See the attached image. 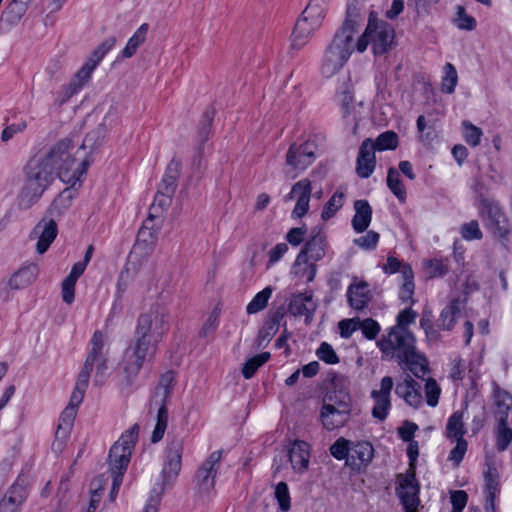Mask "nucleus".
Masks as SVG:
<instances>
[{"mask_svg":"<svg viewBox=\"0 0 512 512\" xmlns=\"http://www.w3.org/2000/svg\"><path fill=\"white\" fill-rule=\"evenodd\" d=\"M168 329L169 314L167 310L157 308L139 316L135 329V337L158 345Z\"/></svg>","mask_w":512,"mask_h":512,"instance_id":"nucleus-9","label":"nucleus"},{"mask_svg":"<svg viewBox=\"0 0 512 512\" xmlns=\"http://www.w3.org/2000/svg\"><path fill=\"white\" fill-rule=\"evenodd\" d=\"M275 497L279 503L280 509L287 512L290 509V494L288 485L285 482H279L275 488Z\"/></svg>","mask_w":512,"mask_h":512,"instance_id":"nucleus-63","label":"nucleus"},{"mask_svg":"<svg viewBox=\"0 0 512 512\" xmlns=\"http://www.w3.org/2000/svg\"><path fill=\"white\" fill-rule=\"evenodd\" d=\"M480 214L487 228L495 237L505 239L509 235L507 219L497 204L484 200L480 208Z\"/></svg>","mask_w":512,"mask_h":512,"instance_id":"nucleus-12","label":"nucleus"},{"mask_svg":"<svg viewBox=\"0 0 512 512\" xmlns=\"http://www.w3.org/2000/svg\"><path fill=\"white\" fill-rule=\"evenodd\" d=\"M328 6L329 0H310L301 17L319 29L326 16Z\"/></svg>","mask_w":512,"mask_h":512,"instance_id":"nucleus-31","label":"nucleus"},{"mask_svg":"<svg viewBox=\"0 0 512 512\" xmlns=\"http://www.w3.org/2000/svg\"><path fill=\"white\" fill-rule=\"evenodd\" d=\"M85 392L86 389L75 384L69 404L60 415L56 440L64 441L68 437L77 414V408L82 403Z\"/></svg>","mask_w":512,"mask_h":512,"instance_id":"nucleus-13","label":"nucleus"},{"mask_svg":"<svg viewBox=\"0 0 512 512\" xmlns=\"http://www.w3.org/2000/svg\"><path fill=\"white\" fill-rule=\"evenodd\" d=\"M379 237L377 232L371 230L364 236L354 239V244L364 250H371L376 247Z\"/></svg>","mask_w":512,"mask_h":512,"instance_id":"nucleus-64","label":"nucleus"},{"mask_svg":"<svg viewBox=\"0 0 512 512\" xmlns=\"http://www.w3.org/2000/svg\"><path fill=\"white\" fill-rule=\"evenodd\" d=\"M315 160L314 146L311 143L300 145L292 144L286 154V164L290 167L287 174L295 172L291 178H295L299 173L306 170Z\"/></svg>","mask_w":512,"mask_h":512,"instance_id":"nucleus-11","label":"nucleus"},{"mask_svg":"<svg viewBox=\"0 0 512 512\" xmlns=\"http://www.w3.org/2000/svg\"><path fill=\"white\" fill-rule=\"evenodd\" d=\"M393 385L394 382L392 377L385 376L381 379L380 389L373 390L371 392V397L374 400L372 416L379 421L385 420L391 409L390 394L393 389Z\"/></svg>","mask_w":512,"mask_h":512,"instance_id":"nucleus-15","label":"nucleus"},{"mask_svg":"<svg viewBox=\"0 0 512 512\" xmlns=\"http://www.w3.org/2000/svg\"><path fill=\"white\" fill-rule=\"evenodd\" d=\"M323 406H333L337 410H340L342 406H346L347 413H351L350 395L344 390H334L327 394Z\"/></svg>","mask_w":512,"mask_h":512,"instance_id":"nucleus-41","label":"nucleus"},{"mask_svg":"<svg viewBox=\"0 0 512 512\" xmlns=\"http://www.w3.org/2000/svg\"><path fill=\"white\" fill-rule=\"evenodd\" d=\"M359 330H361L366 339L375 340L381 331V326L372 318H366L363 320L359 318Z\"/></svg>","mask_w":512,"mask_h":512,"instance_id":"nucleus-56","label":"nucleus"},{"mask_svg":"<svg viewBox=\"0 0 512 512\" xmlns=\"http://www.w3.org/2000/svg\"><path fill=\"white\" fill-rule=\"evenodd\" d=\"M424 390L426 403L431 407H435L438 404L439 397L441 394V388L438 385L437 381L433 378H428L426 380Z\"/></svg>","mask_w":512,"mask_h":512,"instance_id":"nucleus-57","label":"nucleus"},{"mask_svg":"<svg viewBox=\"0 0 512 512\" xmlns=\"http://www.w3.org/2000/svg\"><path fill=\"white\" fill-rule=\"evenodd\" d=\"M395 393L411 407L418 408L423 403L420 385L409 374L397 382Z\"/></svg>","mask_w":512,"mask_h":512,"instance_id":"nucleus-20","label":"nucleus"},{"mask_svg":"<svg viewBox=\"0 0 512 512\" xmlns=\"http://www.w3.org/2000/svg\"><path fill=\"white\" fill-rule=\"evenodd\" d=\"M106 342V336L101 331L94 332L90 340L88 355L77 376L76 385L87 390L93 370H95L94 383L96 385L104 383L108 370V348H105Z\"/></svg>","mask_w":512,"mask_h":512,"instance_id":"nucleus-6","label":"nucleus"},{"mask_svg":"<svg viewBox=\"0 0 512 512\" xmlns=\"http://www.w3.org/2000/svg\"><path fill=\"white\" fill-rule=\"evenodd\" d=\"M115 43V37L107 38L90 54L86 62L91 64V66L97 67L104 56L114 47Z\"/></svg>","mask_w":512,"mask_h":512,"instance_id":"nucleus-49","label":"nucleus"},{"mask_svg":"<svg viewBox=\"0 0 512 512\" xmlns=\"http://www.w3.org/2000/svg\"><path fill=\"white\" fill-rule=\"evenodd\" d=\"M148 28H149L148 24L147 23H143L136 30V32L132 35V37L128 40L125 48L122 51V56L124 58H130V57H132L136 53L138 47L146 39V34L148 32Z\"/></svg>","mask_w":512,"mask_h":512,"instance_id":"nucleus-40","label":"nucleus"},{"mask_svg":"<svg viewBox=\"0 0 512 512\" xmlns=\"http://www.w3.org/2000/svg\"><path fill=\"white\" fill-rule=\"evenodd\" d=\"M327 239L322 228L314 227L311 230L309 239L304 244L302 250L298 254V261L306 260L319 261L326 254Z\"/></svg>","mask_w":512,"mask_h":512,"instance_id":"nucleus-14","label":"nucleus"},{"mask_svg":"<svg viewBox=\"0 0 512 512\" xmlns=\"http://www.w3.org/2000/svg\"><path fill=\"white\" fill-rule=\"evenodd\" d=\"M273 289L268 286L258 292L246 307L248 314H255L262 311L268 304Z\"/></svg>","mask_w":512,"mask_h":512,"instance_id":"nucleus-45","label":"nucleus"},{"mask_svg":"<svg viewBox=\"0 0 512 512\" xmlns=\"http://www.w3.org/2000/svg\"><path fill=\"white\" fill-rule=\"evenodd\" d=\"M456 25L461 30L472 31L476 27V20L474 17L466 14L463 6H457V18L455 19Z\"/></svg>","mask_w":512,"mask_h":512,"instance_id":"nucleus-61","label":"nucleus"},{"mask_svg":"<svg viewBox=\"0 0 512 512\" xmlns=\"http://www.w3.org/2000/svg\"><path fill=\"white\" fill-rule=\"evenodd\" d=\"M180 170L181 162L179 160L172 159L167 166L166 172L158 187L157 193L165 194L166 196L173 198L177 188V179L180 175Z\"/></svg>","mask_w":512,"mask_h":512,"instance_id":"nucleus-27","label":"nucleus"},{"mask_svg":"<svg viewBox=\"0 0 512 512\" xmlns=\"http://www.w3.org/2000/svg\"><path fill=\"white\" fill-rule=\"evenodd\" d=\"M317 357L327 364L339 363V357L337 356L333 347L327 342H322L319 348L316 350Z\"/></svg>","mask_w":512,"mask_h":512,"instance_id":"nucleus-60","label":"nucleus"},{"mask_svg":"<svg viewBox=\"0 0 512 512\" xmlns=\"http://www.w3.org/2000/svg\"><path fill=\"white\" fill-rule=\"evenodd\" d=\"M444 77L442 79L441 90L447 94L454 92L457 85L458 76L455 67L451 63L444 66Z\"/></svg>","mask_w":512,"mask_h":512,"instance_id":"nucleus-54","label":"nucleus"},{"mask_svg":"<svg viewBox=\"0 0 512 512\" xmlns=\"http://www.w3.org/2000/svg\"><path fill=\"white\" fill-rule=\"evenodd\" d=\"M337 99L341 106V110L351 108L354 100V92L350 79H346L338 88H337Z\"/></svg>","mask_w":512,"mask_h":512,"instance_id":"nucleus-48","label":"nucleus"},{"mask_svg":"<svg viewBox=\"0 0 512 512\" xmlns=\"http://www.w3.org/2000/svg\"><path fill=\"white\" fill-rule=\"evenodd\" d=\"M311 193V181L308 178H303L292 186L291 191L285 196V201L310 198Z\"/></svg>","mask_w":512,"mask_h":512,"instance_id":"nucleus-46","label":"nucleus"},{"mask_svg":"<svg viewBox=\"0 0 512 512\" xmlns=\"http://www.w3.org/2000/svg\"><path fill=\"white\" fill-rule=\"evenodd\" d=\"M350 442L344 438L337 439L330 447V453L338 460L348 459L350 457Z\"/></svg>","mask_w":512,"mask_h":512,"instance_id":"nucleus-59","label":"nucleus"},{"mask_svg":"<svg viewBox=\"0 0 512 512\" xmlns=\"http://www.w3.org/2000/svg\"><path fill=\"white\" fill-rule=\"evenodd\" d=\"M174 385L175 373L173 371H167L160 377L158 386L150 402V408L153 407V404L167 403Z\"/></svg>","mask_w":512,"mask_h":512,"instance_id":"nucleus-32","label":"nucleus"},{"mask_svg":"<svg viewBox=\"0 0 512 512\" xmlns=\"http://www.w3.org/2000/svg\"><path fill=\"white\" fill-rule=\"evenodd\" d=\"M288 456L295 472L302 474L307 471L310 459V446L307 442L295 440L288 451Z\"/></svg>","mask_w":512,"mask_h":512,"instance_id":"nucleus-24","label":"nucleus"},{"mask_svg":"<svg viewBox=\"0 0 512 512\" xmlns=\"http://www.w3.org/2000/svg\"><path fill=\"white\" fill-rule=\"evenodd\" d=\"M485 467L484 479L486 494H497L499 492V473L491 457H486Z\"/></svg>","mask_w":512,"mask_h":512,"instance_id":"nucleus-36","label":"nucleus"},{"mask_svg":"<svg viewBox=\"0 0 512 512\" xmlns=\"http://www.w3.org/2000/svg\"><path fill=\"white\" fill-rule=\"evenodd\" d=\"M496 449L499 452L505 451L512 442V429L508 427L506 421H498L495 429Z\"/></svg>","mask_w":512,"mask_h":512,"instance_id":"nucleus-43","label":"nucleus"},{"mask_svg":"<svg viewBox=\"0 0 512 512\" xmlns=\"http://www.w3.org/2000/svg\"><path fill=\"white\" fill-rule=\"evenodd\" d=\"M425 271L429 278L441 277L448 273L447 260L431 259L425 263Z\"/></svg>","mask_w":512,"mask_h":512,"instance_id":"nucleus-55","label":"nucleus"},{"mask_svg":"<svg viewBox=\"0 0 512 512\" xmlns=\"http://www.w3.org/2000/svg\"><path fill=\"white\" fill-rule=\"evenodd\" d=\"M387 186L391 192L399 199V201H405L406 189L400 179L398 171L393 167L388 169Z\"/></svg>","mask_w":512,"mask_h":512,"instance_id":"nucleus-44","label":"nucleus"},{"mask_svg":"<svg viewBox=\"0 0 512 512\" xmlns=\"http://www.w3.org/2000/svg\"><path fill=\"white\" fill-rule=\"evenodd\" d=\"M270 358L269 352H263L248 359L242 367V375L245 379H250L254 376L259 367L265 364Z\"/></svg>","mask_w":512,"mask_h":512,"instance_id":"nucleus-47","label":"nucleus"},{"mask_svg":"<svg viewBox=\"0 0 512 512\" xmlns=\"http://www.w3.org/2000/svg\"><path fill=\"white\" fill-rule=\"evenodd\" d=\"M184 450V441L173 438L167 445L165 461L161 472L163 486H170L181 470V458Z\"/></svg>","mask_w":512,"mask_h":512,"instance_id":"nucleus-10","label":"nucleus"},{"mask_svg":"<svg viewBox=\"0 0 512 512\" xmlns=\"http://www.w3.org/2000/svg\"><path fill=\"white\" fill-rule=\"evenodd\" d=\"M38 274V267L34 264H30L20 268L15 272L9 279V286L12 289H23L29 286L36 278Z\"/></svg>","mask_w":512,"mask_h":512,"instance_id":"nucleus-34","label":"nucleus"},{"mask_svg":"<svg viewBox=\"0 0 512 512\" xmlns=\"http://www.w3.org/2000/svg\"><path fill=\"white\" fill-rule=\"evenodd\" d=\"M464 411L454 412L448 419L446 425V436L450 439H464L466 433L464 427Z\"/></svg>","mask_w":512,"mask_h":512,"instance_id":"nucleus-38","label":"nucleus"},{"mask_svg":"<svg viewBox=\"0 0 512 512\" xmlns=\"http://www.w3.org/2000/svg\"><path fill=\"white\" fill-rule=\"evenodd\" d=\"M355 34V23L346 20L325 50L321 65L323 76L332 77L344 66L353 51Z\"/></svg>","mask_w":512,"mask_h":512,"instance_id":"nucleus-4","label":"nucleus"},{"mask_svg":"<svg viewBox=\"0 0 512 512\" xmlns=\"http://www.w3.org/2000/svg\"><path fill=\"white\" fill-rule=\"evenodd\" d=\"M398 496L406 512H416L419 504V487L414 474L406 475L397 488Z\"/></svg>","mask_w":512,"mask_h":512,"instance_id":"nucleus-19","label":"nucleus"},{"mask_svg":"<svg viewBox=\"0 0 512 512\" xmlns=\"http://www.w3.org/2000/svg\"><path fill=\"white\" fill-rule=\"evenodd\" d=\"M373 144L378 151L393 150L398 145V136L393 131H386L381 133Z\"/></svg>","mask_w":512,"mask_h":512,"instance_id":"nucleus-53","label":"nucleus"},{"mask_svg":"<svg viewBox=\"0 0 512 512\" xmlns=\"http://www.w3.org/2000/svg\"><path fill=\"white\" fill-rule=\"evenodd\" d=\"M292 272L295 276L305 278L307 282H311L316 275V265L314 263H309V260L299 262L297 257L294 262Z\"/></svg>","mask_w":512,"mask_h":512,"instance_id":"nucleus-52","label":"nucleus"},{"mask_svg":"<svg viewBox=\"0 0 512 512\" xmlns=\"http://www.w3.org/2000/svg\"><path fill=\"white\" fill-rule=\"evenodd\" d=\"M344 193L337 190L325 204L321 213L323 220H328L343 206Z\"/></svg>","mask_w":512,"mask_h":512,"instance_id":"nucleus-50","label":"nucleus"},{"mask_svg":"<svg viewBox=\"0 0 512 512\" xmlns=\"http://www.w3.org/2000/svg\"><path fill=\"white\" fill-rule=\"evenodd\" d=\"M494 403L496 406L495 418L498 421H507L508 414L512 408V397L505 391L496 387L494 390Z\"/></svg>","mask_w":512,"mask_h":512,"instance_id":"nucleus-35","label":"nucleus"},{"mask_svg":"<svg viewBox=\"0 0 512 512\" xmlns=\"http://www.w3.org/2000/svg\"><path fill=\"white\" fill-rule=\"evenodd\" d=\"M221 456V451L212 452L198 469L196 479L202 491L209 492L214 487V478L220 464Z\"/></svg>","mask_w":512,"mask_h":512,"instance_id":"nucleus-17","label":"nucleus"},{"mask_svg":"<svg viewBox=\"0 0 512 512\" xmlns=\"http://www.w3.org/2000/svg\"><path fill=\"white\" fill-rule=\"evenodd\" d=\"M372 299L369 284L365 281H354L347 289V300L354 310H362Z\"/></svg>","mask_w":512,"mask_h":512,"instance_id":"nucleus-22","label":"nucleus"},{"mask_svg":"<svg viewBox=\"0 0 512 512\" xmlns=\"http://www.w3.org/2000/svg\"><path fill=\"white\" fill-rule=\"evenodd\" d=\"M414 273L410 265H406L402 270V285L399 291V298L402 302H413L414 294Z\"/></svg>","mask_w":512,"mask_h":512,"instance_id":"nucleus-37","label":"nucleus"},{"mask_svg":"<svg viewBox=\"0 0 512 512\" xmlns=\"http://www.w3.org/2000/svg\"><path fill=\"white\" fill-rule=\"evenodd\" d=\"M316 307L317 305L313 301V293L309 291L293 295L288 305V311L294 316H305L306 320H310Z\"/></svg>","mask_w":512,"mask_h":512,"instance_id":"nucleus-23","label":"nucleus"},{"mask_svg":"<svg viewBox=\"0 0 512 512\" xmlns=\"http://www.w3.org/2000/svg\"><path fill=\"white\" fill-rule=\"evenodd\" d=\"M462 125L465 141L473 147L478 146L483 135L482 130L468 121H464Z\"/></svg>","mask_w":512,"mask_h":512,"instance_id":"nucleus-58","label":"nucleus"},{"mask_svg":"<svg viewBox=\"0 0 512 512\" xmlns=\"http://www.w3.org/2000/svg\"><path fill=\"white\" fill-rule=\"evenodd\" d=\"M139 427L133 425L114 443L109 452V466L112 473L110 500L114 501L123 481V475L130 463L132 451L138 438Z\"/></svg>","mask_w":512,"mask_h":512,"instance_id":"nucleus-5","label":"nucleus"},{"mask_svg":"<svg viewBox=\"0 0 512 512\" xmlns=\"http://www.w3.org/2000/svg\"><path fill=\"white\" fill-rule=\"evenodd\" d=\"M73 150L71 139L66 138L55 143L45 155L35 158L46 162L54 177L57 175L64 183L73 186L80 181L90 164L87 158L77 159Z\"/></svg>","mask_w":512,"mask_h":512,"instance_id":"nucleus-2","label":"nucleus"},{"mask_svg":"<svg viewBox=\"0 0 512 512\" xmlns=\"http://www.w3.org/2000/svg\"><path fill=\"white\" fill-rule=\"evenodd\" d=\"M375 147L372 139H365L358 152L356 172L361 178H368L376 165Z\"/></svg>","mask_w":512,"mask_h":512,"instance_id":"nucleus-21","label":"nucleus"},{"mask_svg":"<svg viewBox=\"0 0 512 512\" xmlns=\"http://www.w3.org/2000/svg\"><path fill=\"white\" fill-rule=\"evenodd\" d=\"M55 177L46 162L33 157L24 168V181L17 195L20 209H29L36 204Z\"/></svg>","mask_w":512,"mask_h":512,"instance_id":"nucleus-3","label":"nucleus"},{"mask_svg":"<svg viewBox=\"0 0 512 512\" xmlns=\"http://www.w3.org/2000/svg\"><path fill=\"white\" fill-rule=\"evenodd\" d=\"M416 317L417 313L412 308L400 311L396 324L386 330L376 345L387 359H396L402 369L422 378L428 371V361L417 351L416 338L409 329Z\"/></svg>","mask_w":512,"mask_h":512,"instance_id":"nucleus-1","label":"nucleus"},{"mask_svg":"<svg viewBox=\"0 0 512 512\" xmlns=\"http://www.w3.org/2000/svg\"><path fill=\"white\" fill-rule=\"evenodd\" d=\"M395 30L386 21L379 19L375 11H371L365 31L356 43L358 52L363 53L368 45L374 55H383L395 44Z\"/></svg>","mask_w":512,"mask_h":512,"instance_id":"nucleus-7","label":"nucleus"},{"mask_svg":"<svg viewBox=\"0 0 512 512\" xmlns=\"http://www.w3.org/2000/svg\"><path fill=\"white\" fill-rule=\"evenodd\" d=\"M27 497L24 479L18 478L0 500V512H19L20 506Z\"/></svg>","mask_w":512,"mask_h":512,"instance_id":"nucleus-16","label":"nucleus"},{"mask_svg":"<svg viewBox=\"0 0 512 512\" xmlns=\"http://www.w3.org/2000/svg\"><path fill=\"white\" fill-rule=\"evenodd\" d=\"M154 405L158 407V410H157V421H156L154 431L152 433L151 440L153 443H156L163 438L164 433L166 431L167 423H168V410L166 407V403H158V404H154Z\"/></svg>","mask_w":512,"mask_h":512,"instance_id":"nucleus-42","label":"nucleus"},{"mask_svg":"<svg viewBox=\"0 0 512 512\" xmlns=\"http://www.w3.org/2000/svg\"><path fill=\"white\" fill-rule=\"evenodd\" d=\"M58 233L57 222L44 217L33 229L31 237L37 238L36 250L45 253Z\"/></svg>","mask_w":512,"mask_h":512,"instance_id":"nucleus-18","label":"nucleus"},{"mask_svg":"<svg viewBox=\"0 0 512 512\" xmlns=\"http://www.w3.org/2000/svg\"><path fill=\"white\" fill-rule=\"evenodd\" d=\"M155 343L135 337L134 341L126 348L122 360V368L128 384L139 374L144 363L156 353Z\"/></svg>","mask_w":512,"mask_h":512,"instance_id":"nucleus-8","label":"nucleus"},{"mask_svg":"<svg viewBox=\"0 0 512 512\" xmlns=\"http://www.w3.org/2000/svg\"><path fill=\"white\" fill-rule=\"evenodd\" d=\"M107 482H108V476H106L105 474H101L98 477H96L95 479H93V481L91 482V485H90L91 499H90L89 506L87 507L85 512H95L96 511V509L100 503L101 497H102V492H103L104 487L106 486Z\"/></svg>","mask_w":512,"mask_h":512,"instance_id":"nucleus-39","label":"nucleus"},{"mask_svg":"<svg viewBox=\"0 0 512 512\" xmlns=\"http://www.w3.org/2000/svg\"><path fill=\"white\" fill-rule=\"evenodd\" d=\"M75 198L73 190L70 188L64 189L51 203L47 210V218L57 222L64 213L71 207L72 201Z\"/></svg>","mask_w":512,"mask_h":512,"instance_id":"nucleus-28","label":"nucleus"},{"mask_svg":"<svg viewBox=\"0 0 512 512\" xmlns=\"http://www.w3.org/2000/svg\"><path fill=\"white\" fill-rule=\"evenodd\" d=\"M317 29V27L312 26L311 23L300 17L296 21L291 34V47L294 49L304 47Z\"/></svg>","mask_w":512,"mask_h":512,"instance_id":"nucleus-30","label":"nucleus"},{"mask_svg":"<svg viewBox=\"0 0 512 512\" xmlns=\"http://www.w3.org/2000/svg\"><path fill=\"white\" fill-rule=\"evenodd\" d=\"M374 457V448L371 443L361 441L354 443L350 449V457L347 459L354 469L360 470L366 468Z\"/></svg>","mask_w":512,"mask_h":512,"instance_id":"nucleus-25","label":"nucleus"},{"mask_svg":"<svg viewBox=\"0 0 512 512\" xmlns=\"http://www.w3.org/2000/svg\"><path fill=\"white\" fill-rule=\"evenodd\" d=\"M351 413H347L346 406L339 410L333 406H322L320 419L323 427L328 431H333L344 426L350 419Z\"/></svg>","mask_w":512,"mask_h":512,"instance_id":"nucleus-26","label":"nucleus"},{"mask_svg":"<svg viewBox=\"0 0 512 512\" xmlns=\"http://www.w3.org/2000/svg\"><path fill=\"white\" fill-rule=\"evenodd\" d=\"M172 203V198L165 194L156 193L154 201L150 207L149 217L152 218L155 214H160L166 211Z\"/></svg>","mask_w":512,"mask_h":512,"instance_id":"nucleus-62","label":"nucleus"},{"mask_svg":"<svg viewBox=\"0 0 512 512\" xmlns=\"http://www.w3.org/2000/svg\"><path fill=\"white\" fill-rule=\"evenodd\" d=\"M360 118V113L355 106L342 110L344 128L352 135L357 133Z\"/></svg>","mask_w":512,"mask_h":512,"instance_id":"nucleus-51","label":"nucleus"},{"mask_svg":"<svg viewBox=\"0 0 512 512\" xmlns=\"http://www.w3.org/2000/svg\"><path fill=\"white\" fill-rule=\"evenodd\" d=\"M355 215L352 218V227L357 233L366 231L372 220V208L367 200L354 202Z\"/></svg>","mask_w":512,"mask_h":512,"instance_id":"nucleus-29","label":"nucleus"},{"mask_svg":"<svg viewBox=\"0 0 512 512\" xmlns=\"http://www.w3.org/2000/svg\"><path fill=\"white\" fill-rule=\"evenodd\" d=\"M462 302L459 299H453L449 304L441 311L438 318V327L442 330L450 331L457 318L461 315Z\"/></svg>","mask_w":512,"mask_h":512,"instance_id":"nucleus-33","label":"nucleus"}]
</instances>
